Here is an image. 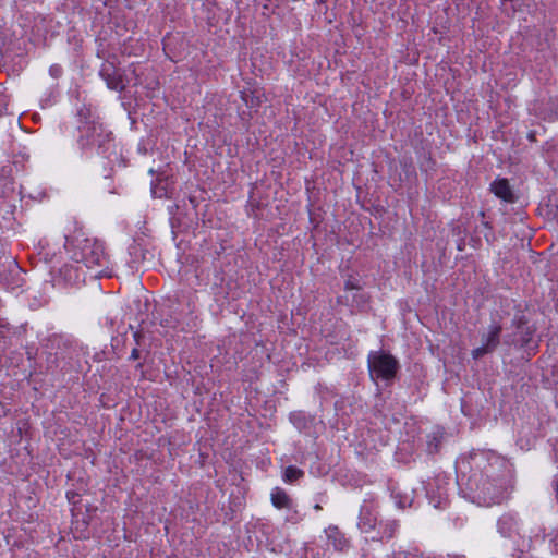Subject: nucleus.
I'll use <instances>...</instances> for the list:
<instances>
[{"label":"nucleus","mask_w":558,"mask_h":558,"mask_svg":"<svg viewBox=\"0 0 558 558\" xmlns=\"http://www.w3.org/2000/svg\"><path fill=\"white\" fill-rule=\"evenodd\" d=\"M371 373L377 377L389 380L395 377L399 367L398 361L391 355L383 352H372L368 356Z\"/></svg>","instance_id":"nucleus-1"},{"label":"nucleus","mask_w":558,"mask_h":558,"mask_svg":"<svg viewBox=\"0 0 558 558\" xmlns=\"http://www.w3.org/2000/svg\"><path fill=\"white\" fill-rule=\"evenodd\" d=\"M501 326L492 325L488 332L482 336L483 344L472 351L473 359L477 360L493 352L500 342Z\"/></svg>","instance_id":"nucleus-2"},{"label":"nucleus","mask_w":558,"mask_h":558,"mask_svg":"<svg viewBox=\"0 0 558 558\" xmlns=\"http://www.w3.org/2000/svg\"><path fill=\"white\" fill-rule=\"evenodd\" d=\"M100 75L106 80L107 86L110 89L122 90L124 88L121 75L116 72V69L111 63L104 64Z\"/></svg>","instance_id":"nucleus-3"},{"label":"nucleus","mask_w":558,"mask_h":558,"mask_svg":"<svg viewBox=\"0 0 558 558\" xmlns=\"http://www.w3.org/2000/svg\"><path fill=\"white\" fill-rule=\"evenodd\" d=\"M492 192L508 203H513L515 197L507 179H498L490 185Z\"/></svg>","instance_id":"nucleus-4"},{"label":"nucleus","mask_w":558,"mask_h":558,"mask_svg":"<svg viewBox=\"0 0 558 558\" xmlns=\"http://www.w3.org/2000/svg\"><path fill=\"white\" fill-rule=\"evenodd\" d=\"M271 502L276 508H289L291 500L287 493L281 488H275L271 493Z\"/></svg>","instance_id":"nucleus-5"},{"label":"nucleus","mask_w":558,"mask_h":558,"mask_svg":"<svg viewBox=\"0 0 558 558\" xmlns=\"http://www.w3.org/2000/svg\"><path fill=\"white\" fill-rule=\"evenodd\" d=\"M326 532L328 538L332 541L333 547L336 549L342 550L345 547L347 541L341 536L340 532L338 531V527H329Z\"/></svg>","instance_id":"nucleus-6"},{"label":"nucleus","mask_w":558,"mask_h":558,"mask_svg":"<svg viewBox=\"0 0 558 558\" xmlns=\"http://www.w3.org/2000/svg\"><path fill=\"white\" fill-rule=\"evenodd\" d=\"M304 472L295 466H288L284 471V480L287 482H294L301 478Z\"/></svg>","instance_id":"nucleus-7"},{"label":"nucleus","mask_w":558,"mask_h":558,"mask_svg":"<svg viewBox=\"0 0 558 558\" xmlns=\"http://www.w3.org/2000/svg\"><path fill=\"white\" fill-rule=\"evenodd\" d=\"M375 525V520L367 519L365 520L363 517H361L360 520V526L364 529L365 531L373 529Z\"/></svg>","instance_id":"nucleus-8"},{"label":"nucleus","mask_w":558,"mask_h":558,"mask_svg":"<svg viewBox=\"0 0 558 558\" xmlns=\"http://www.w3.org/2000/svg\"><path fill=\"white\" fill-rule=\"evenodd\" d=\"M140 357V351L137 349H133L131 352V359L137 360Z\"/></svg>","instance_id":"nucleus-9"},{"label":"nucleus","mask_w":558,"mask_h":558,"mask_svg":"<svg viewBox=\"0 0 558 558\" xmlns=\"http://www.w3.org/2000/svg\"><path fill=\"white\" fill-rule=\"evenodd\" d=\"M359 287L351 281L345 282V289H357Z\"/></svg>","instance_id":"nucleus-10"},{"label":"nucleus","mask_w":558,"mask_h":558,"mask_svg":"<svg viewBox=\"0 0 558 558\" xmlns=\"http://www.w3.org/2000/svg\"><path fill=\"white\" fill-rule=\"evenodd\" d=\"M556 498L558 501V480L555 482Z\"/></svg>","instance_id":"nucleus-11"},{"label":"nucleus","mask_w":558,"mask_h":558,"mask_svg":"<svg viewBox=\"0 0 558 558\" xmlns=\"http://www.w3.org/2000/svg\"><path fill=\"white\" fill-rule=\"evenodd\" d=\"M315 509L319 510V509H320V506H319V505H316V506H315Z\"/></svg>","instance_id":"nucleus-12"}]
</instances>
